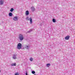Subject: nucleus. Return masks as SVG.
Segmentation results:
<instances>
[{
	"label": "nucleus",
	"instance_id": "9b49d317",
	"mask_svg": "<svg viewBox=\"0 0 75 75\" xmlns=\"http://www.w3.org/2000/svg\"><path fill=\"white\" fill-rule=\"evenodd\" d=\"M13 14L12 13H9V16L10 17H12L13 16Z\"/></svg>",
	"mask_w": 75,
	"mask_h": 75
},
{
	"label": "nucleus",
	"instance_id": "39448f33",
	"mask_svg": "<svg viewBox=\"0 0 75 75\" xmlns=\"http://www.w3.org/2000/svg\"><path fill=\"white\" fill-rule=\"evenodd\" d=\"M31 10L32 12H34L35 11V8H34V6H32L31 7Z\"/></svg>",
	"mask_w": 75,
	"mask_h": 75
},
{
	"label": "nucleus",
	"instance_id": "f257e3e1",
	"mask_svg": "<svg viewBox=\"0 0 75 75\" xmlns=\"http://www.w3.org/2000/svg\"><path fill=\"white\" fill-rule=\"evenodd\" d=\"M28 17H27L25 19L26 20H30V24H32V23H33V19H32V18L30 17L29 18H28Z\"/></svg>",
	"mask_w": 75,
	"mask_h": 75
},
{
	"label": "nucleus",
	"instance_id": "6ab92c4d",
	"mask_svg": "<svg viewBox=\"0 0 75 75\" xmlns=\"http://www.w3.org/2000/svg\"><path fill=\"white\" fill-rule=\"evenodd\" d=\"M31 31H32V30H30L28 31V33H30V32H31Z\"/></svg>",
	"mask_w": 75,
	"mask_h": 75
},
{
	"label": "nucleus",
	"instance_id": "f03ea898",
	"mask_svg": "<svg viewBox=\"0 0 75 75\" xmlns=\"http://www.w3.org/2000/svg\"><path fill=\"white\" fill-rule=\"evenodd\" d=\"M19 38L20 41H23L24 39V36H23V35L20 34L19 35Z\"/></svg>",
	"mask_w": 75,
	"mask_h": 75
},
{
	"label": "nucleus",
	"instance_id": "6e6552de",
	"mask_svg": "<svg viewBox=\"0 0 75 75\" xmlns=\"http://www.w3.org/2000/svg\"><path fill=\"white\" fill-rule=\"evenodd\" d=\"M17 54H13V58L14 59H17V58H16V56H17Z\"/></svg>",
	"mask_w": 75,
	"mask_h": 75
},
{
	"label": "nucleus",
	"instance_id": "4468645a",
	"mask_svg": "<svg viewBox=\"0 0 75 75\" xmlns=\"http://www.w3.org/2000/svg\"><path fill=\"white\" fill-rule=\"evenodd\" d=\"M14 11V8H12L10 10L11 12H13Z\"/></svg>",
	"mask_w": 75,
	"mask_h": 75
},
{
	"label": "nucleus",
	"instance_id": "dca6fc26",
	"mask_svg": "<svg viewBox=\"0 0 75 75\" xmlns=\"http://www.w3.org/2000/svg\"><path fill=\"white\" fill-rule=\"evenodd\" d=\"M50 65H51V64H50V63L47 64H46V66H48L47 67H50Z\"/></svg>",
	"mask_w": 75,
	"mask_h": 75
},
{
	"label": "nucleus",
	"instance_id": "20e7f679",
	"mask_svg": "<svg viewBox=\"0 0 75 75\" xmlns=\"http://www.w3.org/2000/svg\"><path fill=\"white\" fill-rule=\"evenodd\" d=\"M13 20H14V21H17L18 20V17L16 16L14 17L13 18Z\"/></svg>",
	"mask_w": 75,
	"mask_h": 75
},
{
	"label": "nucleus",
	"instance_id": "aec40b11",
	"mask_svg": "<svg viewBox=\"0 0 75 75\" xmlns=\"http://www.w3.org/2000/svg\"><path fill=\"white\" fill-rule=\"evenodd\" d=\"M1 72V70H0V72Z\"/></svg>",
	"mask_w": 75,
	"mask_h": 75
},
{
	"label": "nucleus",
	"instance_id": "ddd939ff",
	"mask_svg": "<svg viewBox=\"0 0 75 75\" xmlns=\"http://www.w3.org/2000/svg\"><path fill=\"white\" fill-rule=\"evenodd\" d=\"M11 66H16V63H13L11 64Z\"/></svg>",
	"mask_w": 75,
	"mask_h": 75
},
{
	"label": "nucleus",
	"instance_id": "f3484780",
	"mask_svg": "<svg viewBox=\"0 0 75 75\" xmlns=\"http://www.w3.org/2000/svg\"><path fill=\"white\" fill-rule=\"evenodd\" d=\"M30 61H33V59L31 57L30 59Z\"/></svg>",
	"mask_w": 75,
	"mask_h": 75
},
{
	"label": "nucleus",
	"instance_id": "f8f14e48",
	"mask_svg": "<svg viewBox=\"0 0 75 75\" xmlns=\"http://www.w3.org/2000/svg\"><path fill=\"white\" fill-rule=\"evenodd\" d=\"M52 21L53 23H56V22H57V21H56V20L54 18L52 19Z\"/></svg>",
	"mask_w": 75,
	"mask_h": 75
},
{
	"label": "nucleus",
	"instance_id": "2eb2a0df",
	"mask_svg": "<svg viewBox=\"0 0 75 75\" xmlns=\"http://www.w3.org/2000/svg\"><path fill=\"white\" fill-rule=\"evenodd\" d=\"M15 75H20V73L18 72L15 73Z\"/></svg>",
	"mask_w": 75,
	"mask_h": 75
},
{
	"label": "nucleus",
	"instance_id": "7ed1b4c3",
	"mask_svg": "<svg viewBox=\"0 0 75 75\" xmlns=\"http://www.w3.org/2000/svg\"><path fill=\"white\" fill-rule=\"evenodd\" d=\"M21 48H22V45L20 43H18L17 46V49H18V50H20V49H21Z\"/></svg>",
	"mask_w": 75,
	"mask_h": 75
},
{
	"label": "nucleus",
	"instance_id": "1a4fd4ad",
	"mask_svg": "<svg viewBox=\"0 0 75 75\" xmlns=\"http://www.w3.org/2000/svg\"><path fill=\"white\" fill-rule=\"evenodd\" d=\"M25 48L27 49V50H28V49H29L30 48V45L28 46L25 45Z\"/></svg>",
	"mask_w": 75,
	"mask_h": 75
},
{
	"label": "nucleus",
	"instance_id": "412c9836",
	"mask_svg": "<svg viewBox=\"0 0 75 75\" xmlns=\"http://www.w3.org/2000/svg\"><path fill=\"white\" fill-rule=\"evenodd\" d=\"M34 75H35V74H34Z\"/></svg>",
	"mask_w": 75,
	"mask_h": 75
},
{
	"label": "nucleus",
	"instance_id": "0eeeda50",
	"mask_svg": "<svg viewBox=\"0 0 75 75\" xmlns=\"http://www.w3.org/2000/svg\"><path fill=\"white\" fill-rule=\"evenodd\" d=\"M4 4V1L3 0H0V4L1 5H3Z\"/></svg>",
	"mask_w": 75,
	"mask_h": 75
},
{
	"label": "nucleus",
	"instance_id": "a211bd4d",
	"mask_svg": "<svg viewBox=\"0 0 75 75\" xmlns=\"http://www.w3.org/2000/svg\"><path fill=\"white\" fill-rule=\"evenodd\" d=\"M32 73L33 74H35V72L34 71H32Z\"/></svg>",
	"mask_w": 75,
	"mask_h": 75
},
{
	"label": "nucleus",
	"instance_id": "9d476101",
	"mask_svg": "<svg viewBox=\"0 0 75 75\" xmlns=\"http://www.w3.org/2000/svg\"><path fill=\"white\" fill-rule=\"evenodd\" d=\"M25 15L26 16H28V15H29V11H26Z\"/></svg>",
	"mask_w": 75,
	"mask_h": 75
},
{
	"label": "nucleus",
	"instance_id": "423d86ee",
	"mask_svg": "<svg viewBox=\"0 0 75 75\" xmlns=\"http://www.w3.org/2000/svg\"><path fill=\"white\" fill-rule=\"evenodd\" d=\"M70 37V36L69 35H68L65 37V39L66 40H69V38Z\"/></svg>",
	"mask_w": 75,
	"mask_h": 75
}]
</instances>
